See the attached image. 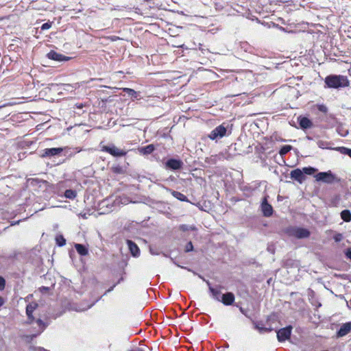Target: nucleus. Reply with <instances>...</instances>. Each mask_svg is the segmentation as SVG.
I'll use <instances>...</instances> for the list:
<instances>
[{
	"instance_id": "f03ea898",
	"label": "nucleus",
	"mask_w": 351,
	"mask_h": 351,
	"mask_svg": "<svg viewBox=\"0 0 351 351\" xmlns=\"http://www.w3.org/2000/svg\"><path fill=\"white\" fill-rule=\"evenodd\" d=\"M227 129L222 124L213 129L208 134V138L213 141H217L226 135Z\"/></svg>"
},
{
	"instance_id": "423d86ee",
	"label": "nucleus",
	"mask_w": 351,
	"mask_h": 351,
	"mask_svg": "<svg viewBox=\"0 0 351 351\" xmlns=\"http://www.w3.org/2000/svg\"><path fill=\"white\" fill-rule=\"evenodd\" d=\"M103 151L106 152L115 157H121L126 155L127 152L124 150L117 148L115 145H112L109 146H104L102 149Z\"/></svg>"
},
{
	"instance_id": "c85d7f7f",
	"label": "nucleus",
	"mask_w": 351,
	"mask_h": 351,
	"mask_svg": "<svg viewBox=\"0 0 351 351\" xmlns=\"http://www.w3.org/2000/svg\"><path fill=\"white\" fill-rule=\"evenodd\" d=\"M255 328L259 331V332H267L271 330V328H265V327H261L259 324H255Z\"/></svg>"
},
{
	"instance_id": "a18cd8bd",
	"label": "nucleus",
	"mask_w": 351,
	"mask_h": 351,
	"mask_svg": "<svg viewBox=\"0 0 351 351\" xmlns=\"http://www.w3.org/2000/svg\"><path fill=\"white\" fill-rule=\"evenodd\" d=\"M193 45H194V47H193L192 49H197L196 44L194 43Z\"/></svg>"
},
{
	"instance_id": "09e8293b",
	"label": "nucleus",
	"mask_w": 351,
	"mask_h": 351,
	"mask_svg": "<svg viewBox=\"0 0 351 351\" xmlns=\"http://www.w3.org/2000/svg\"><path fill=\"white\" fill-rule=\"evenodd\" d=\"M41 350H42L43 351H49V350H45V349H44V348H41Z\"/></svg>"
},
{
	"instance_id": "5701e85b",
	"label": "nucleus",
	"mask_w": 351,
	"mask_h": 351,
	"mask_svg": "<svg viewBox=\"0 0 351 351\" xmlns=\"http://www.w3.org/2000/svg\"><path fill=\"white\" fill-rule=\"evenodd\" d=\"M317 146L321 149H334V148L330 147V145L332 144L331 142L325 141L322 140H319L317 143Z\"/></svg>"
},
{
	"instance_id": "7c9ffc66",
	"label": "nucleus",
	"mask_w": 351,
	"mask_h": 351,
	"mask_svg": "<svg viewBox=\"0 0 351 351\" xmlns=\"http://www.w3.org/2000/svg\"><path fill=\"white\" fill-rule=\"evenodd\" d=\"M193 250V245L191 241H189L186 243L185 246L184 251L186 252H189Z\"/></svg>"
},
{
	"instance_id": "20e7f679",
	"label": "nucleus",
	"mask_w": 351,
	"mask_h": 351,
	"mask_svg": "<svg viewBox=\"0 0 351 351\" xmlns=\"http://www.w3.org/2000/svg\"><path fill=\"white\" fill-rule=\"evenodd\" d=\"M315 178L317 181H321L327 184H332L336 181L335 176L330 171L319 172L316 174Z\"/></svg>"
},
{
	"instance_id": "e433bc0d",
	"label": "nucleus",
	"mask_w": 351,
	"mask_h": 351,
	"mask_svg": "<svg viewBox=\"0 0 351 351\" xmlns=\"http://www.w3.org/2000/svg\"><path fill=\"white\" fill-rule=\"evenodd\" d=\"M342 234H337L334 237V239L336 242H339L341 241L342 239Z\"/></svg>"
},
{
	"instance_id": "a878e982",
	"label": "nucleus",
	"mask_w": 351,
	"mask_h": 351,
	"mask_svg": "<svg viewBox=\"0 0 351 351\" xmlns=\"http://www.w3.org/2000/svg\"><path fill=\"white\" fill-rule=\"evenodd\" d=\"M291 149H292L291 145H283L279 151V154L280 156H284V155L287 154L289 152H290Z\"/></svg>"
},
{
	"instance_id": "9b49d317",
	"label": "nucleus",
	"mask_w": 351,
	"mask_h": 351,
	"mask_svg": "<svg viewBox=\"0 0 351 351\" xmlns=\"http://www.w3.org/2000/svg\"><path fill=\"white\" fill-rule=\"evenodd\" d=\"M290 176L291 179L298 182L300 184H302L306 178L305 175L303 174V172L300 169H295L292 170L290 173Z\"/></svg>"
},
{
	"instance_id": "b1692460",
	"label": "nucleus",
	"mask_w": 351,
	"mask_h": 351,
	"mask_svg": "<svg viewBox=\"0 0 351 351\" xmlns=\"http://www.w3.org/2000/svg\"><path fill=\"white\" fill-rule=\"evenodd\" d=\"M334 149L339 152L341 154L347 155L351 158V149L346 147H337Z\"/></svg>"
},
{
	"instance_id": "3c124183",
	"label": "nucleus",
	"mask_w": 351,
	"mask_h": 351,
	"mask_svg": "<svg viewBox=\"0 0 351 351\" xmlns=\"http://www.w3.org/2000/svg\"><path fill=\"white\" fill-rule=\"evenodd\" d=\"M115 172H119V169H117L116 170H114Z\"/></svg>"
},
{
	"instance_id": "7ed1b4c3",
	"label": "nucleus",
	"mask_w": 351,
	"mask_h": 351,
	"mask_svg": "<svg viewBox=\"0 0 351 351\" xmlns=\"http://www.w3.org/2000/svg\"><path fill=\"white\" fill-rule=\"evenodd\" d=\"M289 234L297 239H305L309 237L310 231L304 228L293 227L289 231Z\"/></svg>"
},
{
	"instance_id": "9d476101",
	"label": "nucleus",
	"mask_w": 351,
	"mask_h": 351,
	"mask_svg": "<svg viewBox=\"0 0 351 351\" xmlns=\"http://www.w3.org/2000/svg\"><path fill=\"white\" fill-rule=\"evenodd\" d=\"M47 57L49 59L58 61V62H62V61H67L71 59L70 57L65 56L61 53H59L53 50L50 51L47 54Z\"/></svg>"
},
{
	"instance_id": "f8f14e48",
	"label": "nucleus",
	"mask_w": 351,
	"mask_h": 351,
	"mask_svg": "<svg viewBox=\"0 0 351 351\" xmlns=\"http://www.w3.org/2000/svg\"><path fill=\"white\" fill-rule=\"evenodd\" d=\"M234 295L232 292H227L222 294L219 302H221L224 305L229 306L234 303Z\"/></svg>"
},
{
	"instance_id": "39448f33",
	"label": "nucleus",
	"mask_w": 351,
	"mask_h": 351,
	"mask_svg": "<svg viewBox=\"0 0 351 351\" xmlns=\"http://www.w3.org/2000/svg\"><path fill=\"white\" fill-rule=\"evenodd\" d=\"M292 332V326H287L277 331V339L279 342H284L290 339Z\"/></svg>"
},
{
	"instance_id": "8fccbe9b",
	"label": "nucleus",
	"mask_w": 351,
	"mask_h": 351,
	"mask_svg": "<svg viewBox=\"0 0 351 351\" xmlns=\"http://www.w3.org/2000/svg\"><path fill=\"white\" fill-rule=\"evenodd\" d=\"M115 172H119V169H117L116 170H114Z\"/></svg>"
},
{
	"instance_id": "58836bf2",
	"label": "nucleus",
	"mask_w": 351,
	"mask_h": 351,
	"mask_svg": "<svg viewBox=\"0 0 351 351\" xmlns=\"http://www.w3.org/2000/svg\"><path fill=\"white\" fill-rule=\"evenodd\" d=\"M5 300L4 299L0 296V308L4 304Z\"/></svg>"
},
{
	"instance_id": "79ce46f5",
	"label": "nucleus",
	"mask_w": 351,
	"mask_h": 351,
	"mask_svg": "<svg viewBox=\"0 0 351 351\" xmlns=\"http://www.w3.org/2000/svg\"><path fill=\"white\" fill-rule=\"evenodd\" d=\"M123 280V277H121L120 279L118 280V282L116 283L117 285V284H119L121 281Z\"/></svg>"
},
{
	"instance_id": "de8ad7c7",
	"label": "nucleus",
	"mask_w": 351,
	"mask_h": 351,
	"mask_svg": "<svg viewBox=\"0 0 351 351\" xmlns=\"http://www.w3.org/2000/svg\"><path fill=\"white\" fill-rule=\"evenodd\" d=\"M280 29H282V30H283V31H285V28H284V27H280Z\"/></svg>"
},
{
	"instance_id": "412c9836",
	"label": "nucleus",
	"mask_w": 351,
	"mask_h": 351,
	"mask_svg": "<svg viewBox=\"0 0 351 351\" xmlns=\"http://www.w3.org/2000/svg\"><path fill=\"white\" fill-rule=\"evenodd\" d=\"M75 248L77 253L81 256H86L88 253V248L83 244L76 243L75 244Z\"/></svg>"
},
{
	"instance_id": "c756f323",
	"label": "nucleus",
	"mask_w": 351,
	"mask_h": 351,
	"mask_svg": "<svg viewBox=\"0 0 351 351\" xmlns=\"http://www.w3.org/2000/svg\"><path fill=\"white\" fill-rule=\"evenodd\" d=\"M179 229L183 232L189 231L190 230H194L195 228H193L191 226H189L186 224H182L180 226Z\"/></svg>"
},
{
	"instance_id": "4be33fe9",
	"label": "nucleus",
	"mask_w": 351,
	"mask_h": 351,
	"mask_svg": "<svg viewBox=\"0 0 351 351\" xmlns=\"http://www.w3.org/2000/svg\"><path fill=\"white\" fill-rule=\"evenodd\" d=\"M341 218L346 222L351 221V212L350 210H343L340 213Z\"/></svg>"
},
{
	"instance_id": "49530a36",
	"label": "nucleus",
	"mask_w": 351,
	"mask_h": 351,
	"mask_svg": "<svg viewBox=\"0 0 351 351\" xmlns=\"http://www.w3.org/2000/svg\"><path fill=\"white\" fill-rule=\"evenodd\" d=\"M81 151V149L76 148V152H80Z\"/></svg>"
},
{
	"instance_id": "a19ab883",
	"label": "nucleus",
	"mask_w": 351,
	"mask_h": 351,
	"mask_svg": "<svg viewBox=\"0 0 351 351\" xmlns=\"http://www.w3.org/2000/svg\"><path fill=\"white\" fill-rule=\"evenodd\" d=\"M198 49L202 51H204V49L203 48L202 45L201 43L198 44Z\"/></svg>"
},
{
	"instance_id": "c9c22d12",
	"label": "nucleus",
	"mask_w": 351,
	"mask_h": 351,
	"mask_svg": "<svg viewBox=\"0 0 351 351\" xmlns=\"http://www.w3.org/2000/svg\"><path fill=\"white\" fill-rule=\"evenodd\" d=\"M346 256L351 261V248H348L345 251Z\"/></svg>"
},
{
	"instance_id": "72a5a7b5",
	"label": "nucleus",
	"mask_w": 351,
	"mask_h": 351,
	"mask_svg": "<svg viewBox=\"0 0 351 351\" xmlns=\"http://www.w3.org/2000/svg\"><path fill=\"white\" fill-rule=\"evenodd\" d=\"M317 108L322 112L326 113L328 111V108L324 104L319 105Z\"/></svg>"
},
{
	"instance_id": "dca6fc26",
	"label": "nucleus",
	"mask_w": 351,
	"mask_h": 351,
	"mask_svg": "<svg viewBox=\"0 0 351 351\" xmlns=\"http://www.w3.org/2000/svg\"><path fill=\"white\" fill-rule=\"evenodd\" d=\"M123 92L125 93L128 96H130L132 99L138 100L141 99V93L134 90V89L130 88H123Z\"/></svg>"
},
{
	"instance_id": "6e6552de",
	"label": "nucleus",
	"mask_w": 351,
	"mask_h": 351,
	"mask_svg": "<svg viewBox=\"0 0 351 351\" xmlns=\"http://www.w3.org/2000/svg\"><path fill=\"white\" fill-rule=\"evenodd\" d=\"M64 150L62 147L46 148L43 152V158H50L60 154Z\"/></svg>"
},
{
	"instance_id": "0eeeda50",
	"label": "nucleus",
	"mask_w": 351,
	"mask_h": 351,
	"mask_svg": "<svg viewBox=\"0 0 351 351\" xmlns=\"http://www.w3.org/2000/svg\"><path fill=\"white\" fill-rule=\"evenodd\" d=\"M165 166L168 169L179 170L182 167L183 162L180 159L170 158L166 161Z\"/></svg>"
},
{
	"instance_id": "bb28decb",
	"label": "nucleus",
	"mask_w": 351,
	"mask_h": 351,
	"mask_svg": "<svg viewBox=\"0 0 351 351\" xmlns=\"http://www.w3.org/2000/svg\"><path fill=\"white\" fill-rule=\"evenodd\" d=\"M302 171L304 175H305V174L312 175L317 171V169L312 167H304L302 169Z\"/></svg>"
},
{
	"instance_id": "603ef678",
	"label": "nucleus",
	"mask_w": 351,
	"mask_h": 351,
	"mask_svg": "<svg viewBox=\"0 0 351 351\" xmlns=\"http://www.w3.org/2000/svg\"><path fill=\"white\" fill-rule=\"evenodd\" d=\"M176 265H178V267H180V265H178L177 263H176L175 262H173Z\"/></svg>"
},
{
	"instance_id": "cd10ccee",
	"label": "nucleus",
	"mask_w": 351,
	"mask_h": 351,
	"mask_svg": "<svg viewBox=\"0 0 351 351\" xmlns=\"http://www.w3.org/2000/svg\"><path fill=\"white\" fill-rule=\"evenodd\" d=\"M56 244L60 247H62L66 245V239L62 235L57 236L56 238Z\"/></svg>"
},
{
	"instance_id": "473e14b6",
	"label": "nucleus",
	"mask_w": 351,
	"mask_h": 351,
	"mask_svg": "<svg viewBox=\"0 0 351 351\" xmlns=\"http://www.w3.org/2000/svg\"><path fill=\"white\" fill-rule=\"evenodd\" d=\"M5 287V280L0 276V291H3Z\"/></svg>"
},
{
	"instance_id": "ea45409f",
	"label": "nucleus",
	"mask_w": 351,
	"mask_h": 351,
	"mask_svg": "<svg viewBox=\"0 0 351 351\" xmlns=\"http://www.w3.org/2000/svg\"><path fill=\"white\" fill-rule=\"evenodd\" d=\"M129 351H145L144 350H143L142 348H136L134 350H130Z\"/></svg>"
},
{
	"instance_id": "2eb2a0df",
	"label": "nucleus",
	"mask_w": 351,
	"mask_h": 351,
	"mask_svg": "<svg viewBox=\"0 0 351 351\" xmlns=\"http://www.w3.org/2000/svg\"><path fill=\"white\" fill-rule=\"evenodd\" d=\"M127 244L132 255L138 257L140 255V250L138 245L131 240H127Z\"/></svg>"
},
{
	"instance_id": "f3484780",
	"label": "nucleus",
	"mask_w": 351,
	"mask_h": 351,
	"mask_svg": "<svg viewBox=\"0 0 351 351\" xmlns=\"http://www.w3.org/2000/svg\"><path fill=\"white\" fill-rule=\"evenodd\" d=\"M206 283L209 287V291L212 294L213 298L215 299V300L219 302L221 298V295H222L221 293V290L219 289L213 287L208 281H207Z\"/></svg>"
},
{
	"instance_id": "f704fd0d",
	"label": "nucleus",
	"mask_w": 351,
	"mask_h": 351,
	"mask_svg": "<svg viewBox=\"0 0 351 351\" xmlns=\"http://www.w3.org/2000/svg\"><path fill=\"white\" fill-rule=\"evenodd\" d=\"M37 324H38L39 326H42V330H43L45 328H46V325L45 324V322L40 319H38L37 321H36Z\"/></svg>"
},
{
	"instance_id": "6ab92c4d",
	"label": "nucleus",
	"mask_w": 351,
	"mask_h": 351,
	"mask_svg": "<svg viewBox=\"0 0 351 351\" xmlns=\"http://www.w3.org/2000/svg\"><path fill=\"white\" fill-rule=\"evenodd\" d=\"M155 149V147L153 144H149L148 145L141 147L138 148V152L140 154L143 155H148L152 154Z\"/></svg>"
},
{
	"instance_id": "37998d69",
	"label": "nucleus",
	"mask_w": 351,
	"mask_h": 351,
	"mask_svg": "<svg viewBox=\"0 0 351 351\" xmlns=\"http://www.w3.org/2000/svg\"><path fill=\"white\" fill-rule=\"evenodd\" d=\"M19 222H20V220L16 221H15V222H12V223H11V225H16V224H19Z\"/></svg>"
},
{
	"instance_id": "aec40b11",
	"label": "nucleus",
	"mask_w": 351,
	"mask_h": 351,
	"mask_svg": "<svg viewBox=\"0 0 351 351\" xmlns=\"http://www.w3.org/2000/svg\"><path fill=\"white\" fill-rule=\"evenodd\" d=\"M167 190L168 191H169L171 193V195L176 199H178L182 202H188L187 197L186 195H184V194H182V193L176 191H173V190L169 189H167Z\"/></svg>"
},
{
	"instance_id": "f257e3e1",
	"label": "nucleus",
	"mask_w": 351,
	"mask_h": 351,
	"mask_svg": "<svg viewBox=\"0 0 351 351\" xmlns=\"http://www.w3.org/2000/svg\"><path fill=\"white\" fill-rule=\"evenodd\" d=\"M324 82L330 88H344L349 85L347 77L340 75H330L325 78Z\"/></svg>"
},
{
	"instance_id": "393cba45",
	"label": "nucleus",
	"mask_w": 351,
	"mask_h": 351,
	"mask_svg": "<svg viewBox=\"0 0 351 351\" xmlns=\"http://www.w3.org/2000/svg\"><path fill=\"white\" fill-rule=\"evenodd\" d=\"M77 196V192L73 189H66L64 191V197L67 199H73Z\"/></svg>"
},
{
	"instance_id": "c03bdc74",
	"label": "nucleus",
	"mask_w": 351,
	"mask_h": 351,
	"mask_svg": "<svg viewBox=\"0 0 351 351\" xmlns=\"http://www.w3.org/2000/svg\"><path fill=\"white\" fill-rule=\"evenodd\" d=\"M306 138H307L308 140H309V141H311V140H312V139H313V138H312V137H311V136H306Z\"/></svg>"
},
{
	"instance_id": "ddd939ff",
	"label": "nucleus",
	"mask_w": 351,
	"mask_h": 351,
	"mask_svg": "<svg viewBox=\"0 0 351 351\" xmlns=\"http://www.w3.org/2000/svg\"><path fill=\"white\" fill-rule=\"evenodd\" d=\"M351 331V322L343 324L337 332V336L341 337L346 336Z\"/></svg>"
},
{
	"instance_id": "4c0bfd02",
	"label": "nucleus",
	"mask_w": 351,
	"mask_h": 351,
	"mask_svg": "<svg viewBox=\"0 0 351 351\" xmlns=\"http://www.w3.org/2000/svg\"><path fill=\"white\" fill-rule=\"evenodd\" d=\"M117 284H114L111 287H109V289L105 292L104 295H106L107 293H109L112 291L114 288L116 287Z\"/></svg>"
},
{
	"instance_id": "1a4fd4ad",
	"label": "nucleus",
	"mask_w": 351,
	"mask_h": 351,
	"mask_svg": "<svg viewBox=\"0 0 351 351\" xmlns=\"http://www.w3.org/2000/svg\"><path fill=\"white\" fill-rule=\"evenodd\" d=\"M261 207L263 216L269 217L272 215L274 211L273 208L271 204L268 203L267 197H264L263 199Z\"/></svg>"
},
{
	"instance_id": "4468645a",
	"label": "nucleus",
	"mask_w": 351,
	"mask_h": 351,
	"mask_svg": "<svg viewBox=\"0 0 351 351\" xmlns=\"http://www.w3.org/2000/svg\"><path fill=\"white\" fill-rule=\"evenodd\" d=\"M298 122L300 125V127L302 130H306V129L312 128V126H313V122L308 118H307L306 117L300 116L298 118Z\"/></svg>"
},
{
	"instance_id": "2f4dec72",
	"label": "nucleus",
	"mask_w": 351,
	"mask_h": 351,
	"mask_svg": "<svg viewBox=\"0 0 351 351\" xmlns=\"http://www.w3.org/2000/svg\"><path fill=\"white\" fill-rule=\"evenodd\" d=\"M51 27V22H47V23H43L42 25H41V30H47V29H49Z\"/></svg>"
},
{
	"instance_id": "a211bd4d",
	"label": "nucleus",
	"mask_w": 351,
	"mask_h": 351,
	"mask_svg": "<svg viewBox=\"0 0 351 351\" xmlns=\"http://www.w3.org/2000/svg\"><path fill=\"white\" fill-rule=\"evenodd\" d=\"M38 307V304L36 302H32L26 306V315L27 318L32 322L34 320L33 312Z\"/></svg>"
}]
</instances>
